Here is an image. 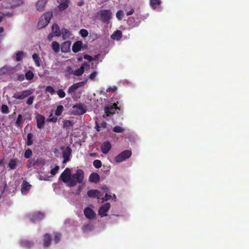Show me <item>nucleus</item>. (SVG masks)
Returning a JSON list of instances; mask_svg holds the SVG:
<instances>
[{
    "label": "nucleus",
    "instance_id": "f257e3e1",
    "mask_svg": "<svg viewBox=\"0 0 249 249\" xmlns=\"http://www.w3.org/2000/svg\"><path fill=\"white\" fill-rule=\"evenodd\" d=\"M84 178V173L82 169H77L76 173L71 174V182L68 184L70 187L76 185L77 183H82Z\"/></svg>",
    "mask_w": 249,
    "mask_h": 249
},
{
    "label": "nucleus",
    "instance_id": "f03ea898",
    "mask_svg": "<svg viewBox=\"0 0 249 249\" xmlns=\"http://www.w3.org/2000/svg\"><path fill=\"white\" fill-rule=\"evenodd\" d=\"M53 12L48 11L45 13L40 18L37 24V28L41 29L45 27L50 22L53 17Z\"/></svg>",
    "mask_w": 249,
    "mask_h": 249
},
{
    "label": "nucleus",
    "instance_id": "7ed1b4c3",
    "mask_svg": "<svg viewBox=\"0 0 249 249\" xmlns=\"http://www.w3.org/2000/svg\"><path fill=\"white\" fill-rule=\"evenodd\" d=\"M100 20L103 23L108 24L112 18V13L109 10H101L98 13Z\"/></svg>",
    "mask_w": 249,
    "mask_h": 249
},
{
    "label": "nucleus",
    "instance_id": "20e7f679",
    "mask_svg": "<svg viewBox=\"0 0 249 249\" xmlns=\"http://www.w3.org/2000/svg\"><path fill=\"white\" fill-rule=\"evenodd\" d=\"M131 155V151L125 150L116 156L114 158V160L117 163L121 162L130 158Z\"/></svg>",
    "mask_w": 249,
    "mask_h": 249
},
{
    "label": "nucleus",
    "instance_id": "39448f33",
    "mask_svg": "<svg viewBox=\"0 0 249 249\" xmlns=\"http://www.w3.org/2000/svg\"><path fill=\"white\" fill-rule=\"evenodd\" d=\"M117 109H119L117 107V105L116 103H114L112 105H108L105 107L104 108L105 115L103 116L104 118L107 117H111L113 114H115Z\"/></svg>",
    "mask_w": 249,
    "mask_h": 249
},
{
    "label": "nucleus",
    "instance_id": "423d86ee",
    "mask_svg": "<svg viewBox=\"0 0 249 249\" xmlns=\"http://www.w3.org/2000/svg\"><path fill=\"white\" fill-rule=\"evenodd\" d=\"M73 114L75 115H83L87 111L84 105L82 103H79L72 106Z\"/></svg>",
    "mask_w": 249,
    "mask_h": 249
},
{
    "label": "nucleus",
    "instance_id": "0eeeda50",
    "mask_svg": "<svg viewBox=\"0 0 249 249\" xmlns=\"http://www.w3.org/2000/svg\"><path fill=\"white\" fill-rule=\"evenodd\" d=\"M71 169L67 167L64 171L61 174L60 176V179L64 183H69L71 182Z\"/></svg>",
    "mask_w": 249,
    "mask_h": 249
},
{
    "label": "nucleus",
    "instance_id": "6e6552de",
    "mask_svg": "<svg viewBox=\"0 0 249 249\" xmlns=\"http://www.w3.org/2000/svg\"><path fill=\"white\" fill-rule=\"evenodd\" d=\"M31 94L32 92L30 90L26 89L15 92L13 96V98L16 99L22 100L29 96Z\"/></svg>",
    "mask_w": 249,
    "mask_h": 249
},
{
    "label": "nucleus",
    "instance_id": "1a4fd4ad",
    "mask_svg": "<svg viewBox=\"0 0 249 249\" xmlns=\"http://www.w3.org/2000/svg\"><path fill=\"white\" fill-rule=\"evenodd\" d=\"M63 150L62 157L64 159L63 163H66L70 160V156L72 153V150L70 146H67L66 148H61Z\"/></svg>",
    "mask_w": 249,
    "mask_h": 249
},
{
    "label": "nucleus",
    "instance_id": "9d476101",
    "mask_svg": "<svg viewBox=\"0 0 249 249\" xmlns=\"http://www.w3.org/2000/svg\"><path fill=\"white\" fill-rule=\"evenodd\" d=\"M86 81H81L72 84L70 86L68 90V93L70 94H74L76 90L79 88L84 86Z\"/></svg>",
    "mask_w": 249,
    "mask_h": 249
},
{
    "label": "nucleus",
    "instance_id": "9b49d317",
    "mask_svg": "<svg viewBox=\"0 0 249 249\" xmlns=\"http://www.w3.org/2000/svg\"><path fill=\"white\" fill-rule=\"evenodd\" d=\"M110 203L108 202L106 203L99 208L98 211L99 215H100L101 217L107 216V213L110 209Z\"/></svg>",
    "mask_w": 249,
    "mask_h": 249
},
{
    "label": "nucleus",
    "instance_id": "f8f14e48",
    "mask_svg": "<svg viewBox=\"0 0 249 249\" xmlns=\"http://www.w3.org/2000/svg\"><path fill=\"white\" fill-rule=\"evenodd\" d=\"M37 127L39 129L43 127L45 122V117L41 114L37 113L36 116Z\"/></svg>",
    "mask_w": 249,
    "mask_h": 249
},
{
    "label": "nucleus",
    "instance_id": "ddd939ff",
    "mask_svg": "<svg viewBox=\"0 0 249 249\" xmlns=\"http://www.w3.org/2000/svg\"><path fill=\"white\" fill-rule=\"evenodd\" d=\"M44 214L39 212L34 213L31 217L30 220L34 223L43 219Z\"/></svg>",
    "mask_w": 249,
    "mask_h": 249
},
{
    "label": "nucleus",
    "instance_id": "4468645a",
    "mask_svg": "<svg viewBox=\"0 0 249 249\" xmlns=\"http://www.w3.org/2000/svg\"><path fill=\"white\" fill-rule=\"evenodd\" d=\"M86 46H83V43L81 41H77L74 43L72 47V51L75 53L79 52L82 48L84 49L86 48Z\"/></svg>",
    "mask_w": 249,
    "mask_h": 249
},
{
    "label": "nucleus",
    "instance_id": "2eb2a0df",
    "mask_svg": "<svg viewBox=\"0 0 249 249\" xmlns=\"http://www.w3.org/2000/svg\"><path fill=\"white\" fill-rule=\"evenodd\" d=\"M84 213L85 216L88 219H92L95 217V213L90 208L87 207L85 208Z\"/></svg>",
    "mask_w": 249,
    "mask_h": 249
},
{
    "label": "nucleus",
    "instance_id": "dca6fc26",
    "mask_svg": "<svg viewBox=\"0 0 249 249\" xmlns=\"http://www.w3.org/2000/svg\"><path fill=\"white\" fill-rule=\"evenodd\" d=\"M47 2L48 0H38L36 3V10L39 12L44 11Z\"/></svg>",
    "mask_w": 249,
    "mask_h": 249
},
{
    "label": "nucleus",
    "instance_id": "f3484780",
    "mask_svg": "<svg viewBox=\"0 0 249 249\" xmlns=\"http://www.w3.org/2000/svg\"><path fill=\"white\" fill-rule=\"evenodd\" d=\"M111 148V144L108 141L104 142L101 146V150L103 153L106 154L108 153Z\"/></svg>",
    "mask_w": 249,
    "mask_h": 249
},
{
    "label": "nucleus",
    "instance_id": "a211bd4d",
    "mask_svg": "<svg viewBox=\"0 0 249 249\" xmlns=\"http://www.w3.org/2000/svg\"><path fill=\"white\" fill-rule=\"evenodd\" d=\"M87 195L90 198H97L100 199L101 198V193L97 190H90L87 192Z\"/></svg>",
    "mask_w": 249,
    "mask_h": 249
},
{
    "label": "nucleus",
    "instance_id": "6ab92c4d",
    "mask_svg": "<svg viewBox=\"0 0 249 249\" xmlns=\"http://www.w3.org/2000/svg\"><path fill=\"white\" fill-rule=\"evenodd\" d=\"M85 66L88 68L89 67V64L87 62H85L78 70L74 71L73 74L74 75L79 76L82 75L84 72Z\"/></svg>",
    "mask_w": 249,
    "mask_h": 249
},
{
    "label": "nucleus",
    "instance_id": "aec40b11",
    "mask_svg": "<svg viewBox=\"0 0 249 249\" xmlns=\"http://www.w3.org/2000/svg\"><path fill=\"white\" fill-rule=\"evenodd\" d=\"M71 41H66L61 45V50L63 53H67L70 51Z\"/></svg>",
    "mask_w": 249,
    "mask_h": 249
},
{
    "label": "nucleus",
    "instance_id": "412c9836",
    "mask_svg": "<svg viewBox=\"0 0 249 249\" xmlns=\"http://www.w3.org/2000/svg\"><path fill=\"white\" fill-rule=\"evenodd\" d=\"M25 119L23 118L21 114H18L17 120L15 122V125L17 127L21 128L23 126V123L25 121Z\"/></svg>",
    "mask_w": 249,
    "mask_h": 249
},
{
    "label": "nucleus",
    "instance_id": "4be33fe9",
    "mask_svg": "<svg viewBox=\"0 0 249 249\" xmlns=\"http://www.w3.org/2000/svg\"><path fill=\"white\" fill-rule=\"evenodd\" d=\"M32 186L28 182L24 181L21 185V191L23 194H25L30 190Z\"/></svg>",
    "mask_w": 249,
    "mask_h": 249
},
{
    "label": "nucleus",
    "instance_id": "5701e85b",
    "mask_svg": "<svg viewBox=\"0 0 249 249\" xmlns=\"http://www.w3.org/2000/svg\"><path fill=\"white\" fill-rule=\"evenodd\" d=\"M52 238L50 234L46 233L44 236L43 245L45 247H48L51 244Z\"/></svg>",
    "mask_w": 249,
    "mask_h": 249
},
{
    "label": "nucleus",
    "instance_id": "b1692460",
    "mask_svg": "<svg viewBox=\"0 0 249 249\" xmlns=\"http://www.w3.org/2000/svg\"><path fill=\"white\" fill-rule=\"evenodd\" d=\"M89 180L91 182L96 183L100 180V176L96 173H92L89 177Z\"/></svg>",
    "mask_w": 249,
    "mask_h": 249
},
{
    "label": "nucleus",
    "instance_id": "393cba45",
    "mask_svg": "<svg viewBox=\"0 0 249 249\" xmlns=\"http://www.w3.org/2000/svg\"><path fill=\"white\" fill-rule=\"evenodd\" d=\"M32 58L36 66L37 67H40L41 65V60L39 55L36 53H35L32 55Z\"/></svg>",
    "mask_w": 249,
    "mask_h": 249
},
{
    "label": "nucleus",
    "instance_id": "a878e982",
    "mask_svg": "<svg viewBox=\"0 0 249 249\" xmlns=\"http://www.w3.org/2000/svg\"><path fill=\"white\" fill-rule=\"evenodd\" d=\"M20 243L22 247L26 249H30L33 246L32 242L25 239L21 240Z\"/></svg>",
    "mask_w": 249,
    "mask_h": 249
},
{
    "label": "nucleus",
    "instance_id": "bb28decb",
    "mask_svg": "<svg viewBox=\"0 0 249 249\" xmlns=\"http://www.w3.org/2000/svg\"><path fill=\"white\" fill-rule=\"evenodd\" d=\"M52 31L56 36H59L61 34L59 27L55 23L53 24L52 26Z\"/></svg>",
    "mask_w": 249,
    "mask_h": 249
},
{
    "label": "nucleus",
    "instance_id": "cd10ccee",
    "mask_svg": "<svg viewBox=\"0 0 249 249\" xmlns=\"http://www.w3.org/2000/svg\"><path fill=\"white\" fill-rule=\"evenodd\" d=\"M122 36V32L120 30H116L113 34L111 36V37L113 39H115L117 40H119Z\"/></svg>",
    "mask_w": 249,
    "mask_h": 249
},
{
    "label": "nucleus",
    "instance_id": "c85d7f7f",
    "mask_svg": "<svg viewBox=\"0 0 249 249\" xmlns=\"http://www.w3.org/2000/svg\"><path fill=\"white\" fill-rule=\"evenodd\" d=\"M61 34H62V37L63 39H66L70 38L71 36V33L69 30L66 28H63L62 29Z\"/></svg>",
    "mask_w": 249,
    "mask_h": 249
},
{
    "label": "nucleus",
    "instance_id": "c756f323",
    "mask_svg": "<svg viewBox=\"0 0 249 249\" xmlns=\"http://www.w3.org/2000/svg\"><path fill=\"white\" fill-rule=\"evenodd\" d=\"M38 161H41V159H37L36 160H35V159H31L30 160H29L28 161V163L27 165L28 167L30 168L32 166H34L37 165Z\"/></svg>",
    "mask_w": 249,
    "mask_h": 249
},
{
    "label": "nucleus",
    "instance_id": "7c9ffc66",
    "mask_svg": "<svg viewBox=\"0 0 249 249\" xmlns=\"http://www.w3.org/2000/svg\"><path fill=\"white\" fill-rule=\"evenodd\" d=\"M59 3L58 8L60 11H63L67 9L69 6V1H64L58 2Z\"/></svg>",
    "mask_w": 249,
    "mask_h": 249
},
{
    "label": "nucleus",
    "instance_id": "2f4dec72",
    "mask_svg": "<svg viewBox=\"0 0 249 249\" xmlns=\"http://www.w3.org/2000/svg\"><path fill=\"white\" fill-rule=\"evenodd\" d=\"M18 160L16 159H13L10 160L8 163L9 167L11 169H15L17 165Z\"/></svg>",
    "mask_w": 249,
    "mask_h": 249
},
{
    "label": "nucleus",
    "instance_id": "473e14b6",
    "mask_svg": "<svg viewBox=\"0 0 249 249\" xmlns=\"http://www.w3.org/2000/svg\"><path fill=\"white\" fill-rule=\"evenodd\" d=\"M52 48L55 53H58L60 51L59 44L56 41H53L52 42Z\"/></svg>",
    "mask_w": 249,
    "mask_h": 249
},
{
    "label": "nucleus",
    "instance_id": "72a5a7b5",
    "mask_svg": "<svg viewBox=\"0 0 249 249\" xmlns=\"http://www.w3.org/2000/svg\"><path fill=\"white\" fill-rule=\"evenodd\" d=\"M34 135L32 133H29L27 135V140L26 142V144L28 146H30L33 144V138Z\"/></svg>",
    "mask_w": 249,
    "mask_h": 249
},
{
    "label": "nucleus",
    "instance_id": "f704fd0d",
    "mask_svg": "<svg viewBox=\"0 0 249 249\" xmlns=\"http://www.w3.org/2000/svg\"><path fill=\"white\" fill-rule=\"evenodd\" d=\"M64 110V107L62 105H59L55 111V115L56 116H60L62 114Z\"/></svg>",
    "mask_w": 249,
    "mask_h": 249
},
{
    "label": "nucleus",
    "instance_id": "c9c22d12",
    "mask_svg": "<svg viewBox=\"0 0 249 249\" xmlns=\"http://www.w3.org/2000/svg\"><path fill=\"white\" fill-rule=\"evenodd\" d=\"M10 73V68L6 66L3 67L0 69V75L4 74L9 75Z\"/></svg>",
    "mask_w": 249,
    "mask_h": 249
},
{
    "label": "nucleus",
    "instance_id": "e433bc0d",
    "mask_svg": "<svg viewBox=\"0 0 249 249\" xmlns=\"http://www.w3.org/2000/svg\"><path fill=\"white\" fill-rule=\"evenodd\" d=\"M150 5L153 9H156L158 5L161 4L160 0H150Z\"/></svg>",
    "mask_w": 249,
    "mask_h": 249
},
{
    "label": "nucleus",
    "instance_id": "4c0bfd02",
    "mask_svg": "<svg viewBox=\"0 0 249 249\" xmlns=\"http://www.w3.org/2000/svg\"><path fill=\"white\" fill-rule=\"evenodd\" d=\"M34 76V74L33 72L31 71H28L25 75V77L27 80H30L33 79Z\"/></svg>",
    "mask_w": 249,
    "mask_h": 249
},
{
    "label": "nucleus",
    "instance_id": "58836bf2",
    "mask_svg": "<svg viewBox=\"0 0 249 249\" xmlns=\"http://www.w3.org/2000/svg\"><path fill=\"white\" fill-rule=\"evenodd\" d=\"M57 121V118L56 117L53 116V113H51L49 118L47 119V122H52L53 123H56Z\"/></svg>",
    "mask_w": 249,
    "mask_h": 249
},
{
    "label": "nucleus",
    "instance_id": "ea45409f",
    "mask_svg": "<svg viewBox=\"0 0 249 249\" xmlns=\"http://www.w3.org/2000/svg\"><path fill=\"white\" fill-rule=\"evenodd\" d=\"M33 152L31 149H27L25 150L24 153V157L26 159H29L31 157Z\"/></svg>",
    "mask_w": 249,
    "mask_h": 249
},
{
    "label": "nucleus",
    "instance_id": "a19ab883",
    "mask_svg": "<svg viewBox=\"0 0 249 249\" xmlns=\"http://www.w3.org/2000/svg\"><path fill=\"white\" fill-rule=\"evenodd\" d=\"M1 111L2 113L7 114L9 112L8 106L6 105H2L1 107Z\"/></svg>",
    "mask_w": 249,
    "mask_h": 249
},
{
    "label": "nucleus",
    "instance_id": "79ce46f5",
    "mask_svg": "<svg viewBox=\"0 0 249 249\" xmlns=\"http://www.w3.org/2000/svg\"><path fill=\"white\" fill-rule=\"evenodd\" d=\"M93 165L96 168H99L102 166V162L100 160H96L93 162Z\"/></svg>",
    "mask_w": 249,
    "mask_h": 249
},
{
    "label": "nucleus",
    "instance_id": "37998d69",
    "mask_svg": "<svg viewBox=\"0 0 249 249\" xmlns=\"http://www.w3.org/2000/svg\"><path fill=\"white\" fill-rule=\"evenodd\" d=\"M113 132L116 133H123L124 131V129L120 126H115L113 128Z\"/></svg>",
    "mask_w": 249,
    "mask_h": 249
},
{
    "label": "nucleus",
    "instance_id": "c03bdc74",
    "mask_svg": "<svg viewBox=\"0 0 249 249\" xmlns=\"http://www.w3.org/2000/svg\"><path fill=\"white\" fill-rule=\"evenodd\" d=\"M124 16V12L122 10H120L117 11L116 14V18L119 20H121L123 18Z\"/></svg>",
    "mask_w": 249,
    "mask_h": 249
},
{
    "label": "nucleus",
    "instance_id": "a18cd8bd",
    "mask_svg": "<svg viewBox=\"0 0 249 249\" xmlns=\"http://www.w3.org/2000/svg\"><path fill=\"white\" fill-rule=\"evenodd\" d=\"M56 92L60 98H64L66 96V93L62 89H59Z\"/></svg>",
    "mask_w": 249,
    "mask_h": 249
},
{
    "label": "nucleus",
    "instance_id": "49530a36",
    "mask_svg": "<svg viewBox=\"0 0 249 249\" xmlns=\"http://www.w3.org/2000/svg\"><path fill=\"white\" fill-rule=\"evenodd\" d=\"M23 56V52L22 51H19L16 54V60L20 61L21 60Z\"/></svg>",
    "mask_w": 249,
    "mask_h": 249
},
{
    "label": "nucleus",
    "instance_id": "de8ad7c7",
    "mask_svg": "<svg viewBox=\"0 0 249 249\" xmlns=\"http://www.w3.org/2000/svg\"><path fill=\"white\" fill-rule=\"evenodd\" d=\"M79 34L83 37H86L88 36L89 33L86 29H82L80 30Z\"/></svg>",
    "mask_w": 249,
    "mask_h": 249
},
{
    "label": "nucleus",
    "instance_id": "09e8293b",
    "mask_svg": "<svg viewBox=\"0 0 249 249\" xmlns=\"http://www.w3.org/2000/svg\"><path fill=\"white\" fill-rule=\"evenodd\" d=\"M45 91L49 92L51 95H53L55 92L53 88L51 86H47L45 89Z\"/></svg>",
    "mask_w": 249,
    "mask_h": 249
},
{
    "label": "nucleus",
    "instance_id": "8fccbe9b",
    "mask_svg": "<svg viewBox=\"0 0 249 249\" xmlns=\"http://www.w3.org/2000/svg\"><path fill=\"white\" fill-rule=\"evenodd\" d=\"M59 169V166L58 165H56L54 168L51 170V174L53 176L56 175L58 173Z\"/></svg>",
    "mask_w": 249,
    "mask_h": 249
},
{
    "label": "nucleus",
    "instance_id": "3c124183",
    "mask_svg": "<svg viewBox=\"0 0 249 249\" xmlns=\"http://www.w3.org/2000/svg\"><path fill=\"white\" fill-rule=\"evenodd\" d=\"M61 234L59 233H56L54 235V241L55 243H58L60 240Z\"/></svg>",
    "mask_w": 249,
    "mask_h": 249
},
{
    "label": "nucleus",
    "instance_id": "603ef678",
    "mask_svg": "<svg viewBox=\"0 0 249 249\" xmlns=\"http://www.w3.org/2000/svg\"><path fill=\"white\" fill-rule=\"evenodd\" d=\"M35 97L34 96H30L26 101V104L31 105L33 104Z\"/></svg>",
    "mask_w": 249,
    "mask_h": 249
},
{
    "label": "nucleus",
    "instance_id": "864d4df0",
    "mask_svg": "<svg viewBox=\"0 0 249 249\" xmlns=\"http://www.w3.org/2000/svg\"><path fill=\"white\" fill-rule=\"evenodd\" d=\"M71 122L70 120H65L63 122L64 127H68L71 125Z\"/></svg>",
    "mask_w": 249,
    "mask_h": 249
},
{
    "label": "nucleus",
    "instance_id": "5fc2aeb1",
    "mask_svg": "<svg viewBox=\"0 0 249 249\" xmlns=\"http://www.w3.org/2000/svg\"><path fill=\"white\" fill-rule=\"evenodd\" d=\"M97 72L95 71L90 74L89 78L91 80H94L95 78L96 77Z\"/></svg>",
    "mask_w": 249,
    "mask_h": 249
},
{
    "label": "nucleus",
    "instance_id": "6e6d98bb",
    "mask_svg": "<svg viewBox=\"0 0 249 249\" xmlns=\"http://www.w3.org/2000/svg\"><path fill=\"white\" fill-rule=\"evenodd\" d=\"M117 89V88L116 87V86H113L112 87H109L107 89V92H109V91H112V92H114L115 91H116Z\"/></svg>",
    "mask_w": 249,
    "mask_h": 249
},
{
    "label": "nucleus",
    "instance_id": "4d7b16f0",
    "mask_svg": "<svg viewBox=\"0 0 249 249\" xmlns=\"http://www.w3.org/2000/svg\"><path fill=\"white\" fill-rule=\"evenodd\" d=\"M84 58L85 59L88 60L89 61H91L92 60H93V58L92 56L89 55V54H84Z\"/></svg>",
    "mask_w": 249,
    "mask_h": 249
},
{
    "label": "nucleus",
    "instance_id": "13d9d810",
    "mask_svg": "<svg viewBox=\"0 0 249 249\" xmlns=\"http://www.w3.org/2000/svg\"><path fill=\"white\" fill-rule=\"evenodd\" d=\"M111 196L110 195L106 194L105 197L102 198L103 201H107L111 199Z\"/></svg>",
    "mask_w": 249,
    "mask_h": 249
},
{
    "label": "nucleus",
    "instance_id": "bf43d9fd",
    "mask_svg": "<svg viewBox=\"0 0 249 249\" xmlns=\"http://www.w3.org/2000/svg\"><path fill=\"white\" fill-rule=\"evenodd\" d=\"M66 72L69 73V74H71V73H73V71L72 69V68L70 66H68L66 68Z\"/></svg>",
    "mask_w": 249,
    "mask_h": 249
},
{
    "label": "nucleus",
    "instance_id": "052dcab7",
    "mask_svg": "<svg viewBox=\"0 0 249 249\" xmlns=\"http://www.w3.org/2000/svg\"><path fill=\"white\" fill-rule=\"evenodd\" d=\"M24 78H25V76L23 75V74H19L18 76V80H19V81H23L24 80Z\"/></svg>",
    "mask_w": 249,
    "mask_h": 249
},
{
    "label": "nucleus",
    "instance_id": "680f3d73",
    "mask_svg": "<svg viewBox=\"0 0 249 249\" xmlns=\"http://www.w3.org/2000/svg\"><path fill=\"white\" fill-rule=\"evenodd\" d=\"M100 125L101 128H105L107 126V124L106 122L103 121L100 124Z\"/></svg>",
    "mask_w": 249,
    "mask_h": 249
},
{
    "label": "nucleus",
    "instance_id": "e2e57ef3",
    "mask_svg": "<svg viewBox=\"0 0 249 249\" xmlns=\"http://www.w3.org/2000/svg\"><path fill=\"white\" fill-rule=\"evenodd\" d=\"M96 126H95V129H96L97 131L99 132L100 131L101 126L100 125L98 124L97 122H95Z\"/></svg>",
    "mask_w": 249,
    "mask_h": 249
},
{
    "label": "nucleus",
    "instance_id": "0e129e2a",
    "mask_svg": "<svg viewBox=\"0 0 249 249\" xmlns=\"http://www.w3.org/2000/svg\"><path fill=\"white\" fill-rule=\"evenodd\" d=\"M134 12V10L133 8H132L130 11H128L126 13L127 16H130L133 14Z\"/></svg>",
    "mask_w": 249,
    "mask_h": 249
},
{
    "label": "nucleus",
    "instance_id": "69168bd1",
    "mask_svg": "<svg viewBox=\"0 0 249 249\" xmlns=\"http://www.w3.org/2000/svg\"><path fill=\"white\" fill-rule=\"evenodd\" d=\"M41 159V161H38L36 165H40L44 164V162L43 161V160H42V159Z\"/></svg>",
    "mask_w": 249,
    "mask_h": 249
},
{
    "label": "nucleus",
    "instance_id": "338daca9",
    "mask_svg": "<svg viewBox=\"0 0 249 249\" xmlns=\"http://www.w3.org/2000/svg\"><path fill=\"white\" fill-rule=\"evenodd\" d=\"M99 56V54L95 55L93 58V60H96L98 59V57Z\"/></svg>",
    "mask_w": 249,
    "mask_h": 249
},
{
    "label": "nucleus",
    "instance_id": "774afa93",
    "mask_svg": "<svg viewBox=\"0 0 249 249\" xmlns=\"http://www.w3.org/2000/svg\"><path fill=\"white\" fill-rule=\"evenodd\" d=\"M89 156L90 157H95V156H96V153H91L89 154Z\"/></svg>",
    "mask_w": 249,
    "mask_h": 249
}]
</instances>
